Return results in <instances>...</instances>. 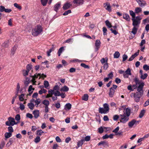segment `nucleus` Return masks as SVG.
<instances>
[{"mask_svg":"<svg viewBox=\"0 0 149 149\" xmlns=\"http://www.w3.org/2000/svg\"><path fill=\"white\" fill-rule=\"evenodd\" d=\"M42 31L41 26L38 25L33 28L32 31V34L34 36H36L40 34Z\"/></svg>","mask_w":149,"mask_h":149,"instance_id":"obj_1","label":"nucleus"},{"mask_svg":"<svg viewBox=\"0 0 149 149\" xmlns=\"http://www.w3.org/2000/svg\"><path fill=\"white\" fill-rule=\"evenodd\" d=\"M104 108L100 107L99 112L100 113L102 114H106L109 111V105L107 103L104 104L103 105Z\"/></svg>","mask_w":149,"mask_h":149,"instance_id":"obj_2","label":"nucleus"},{"mask_svg":"<svg viewBox=\"0 0 149 149\" xmlns=\"http://www.w3.org/2000/svg\"><path fill=\"white\" fill-rule=\"evenodd\" d=\"M141 17L140 16H137L135 18L132 19V25L136 27L139 25L141 23Z\"/></svg>","mask_w":149,"mask_h":149,"instance_id":"obj_3","label":"nucleus"},{"mask_svg":"<svg viewBox=\"0 0 149 149\" xmlns=\"http://www.w3.org/2000/svg\"><path fill=\"white\" fill-rule=\"evenodd\" d=\"M120 121L123 124L126 123L129 120V116L126 115L125 113L122 114H120Z\"/></svg>","mask_w":149,"mask_h":149,"instance_id":"obj_4","label":"nucleus"},{"mask_svg":"<svg viewBox=\"0 0 149 149\" xmlns=\"http://www.w3.org/2000/svg\"><path fill=\"white\" fill-rule=\"evenodd\" d=\"M39 76V79H40L42 77L41 76V74L40 73H38L37 74V73L34 74L33 76L31 75L30 77L32 78V82L33 85H36V81H35L36 79L38 78V77Z\"/></svg>","mask_w":149,"mask_h":149,"instance_id":"obj_5","label":"nucleus"},{"mask_svg":"<svg viewBox=\"0 0 149 149\" xmlns=\"http://www.w3.org/2000/svg\"><path fill=\"white\" fill-rule=\"evenodd\" d=\"M59 87L58 85H56L54 86L52 90L51 89L49 91L48 93H60L58 91L59 89Z\"/></svg>","mask_w":149,"mask_h":149,"instance_id":"obj_6","label":"nucleus"},{"mask_svg":"<svg viewBox=\"0 0 149 149\" xmlns=\"http://www.w3.org/2000/svg\"><path fill=\"white\" fill-rule=\"evenodd\" d=\"M139 123V121L135 119H132L128 123V125L130 128H132L134 125H137Z\"/></svg>","mask_w":149,"mask_h":149,"instance_id":"obj_7","label":"nucleus"},{"mask_svg":"<svg viewBox=\"0 0 149 149\" xmlns=\"http://www.w3.org/2000/svg\"><path fill=\"white\" fill-rule=\"evenodd\" d=\"M101 44V42L99 40H96L95 43V52H97L99 50L100 46Z\"/></svg>","mask_w":149,"mask_h":149,"instance_id":"obj_8","label":"nucleus"},{"mask_svg":"<svg viewBox=\"0 0 149 149\" xmlns=\"http://www.w3.org/2000/svg\"><path fill=\"white\" fill-rule=\"evenodd\" d=\"M139 85L137 88V91L139 93H143V88L144 86V83L143 82H141L139 84Z\"/></svg>","mask_w":149,"mask_h":149,"instance_id":"obj_9","label":"nucleus"},{"mask_svg":"<svg viewBox=\"0 0 149 149\" xmlns=\"http://www.w3.org/2000/svg\"><path fill=\"white\" fill-rule=\"evenodd\" d=\"M136 1L138 3L139 6L142 8L144 7L147 4L146 1L143 0H136Z\"/></svg>","mask_w":149,"mask_h":149,"instance_id":"obj_10","label":"nucleus"},{"mask_svg":"<svg viewBox=\"0 0 149 149\" xmlns=\"http://www.w3.org/2000/svg\"><path fill=\"white\" fill-rule=\"evenodd\" d=\"M103 5L104 7L109 12H111V7L110 3L107 2L104 3Z\"/></svg>","mask_w":149,"mask_h":149,"instance_id":"obj_11","label":"nucleus"},{"mask_svg":"<svg viewBox=\"0 0 149 149\" xmlns=\"http://www.w3.org/2000/svg\"><path fill=\"white\" fill-rule=\"evenodd\" d=\"M142 94H134V97L135 100L137 102L139 101L140 99L142 96Z\"/></svg>","mask_w":149,"mask_h":149,"instance_id":"obj_12","label":"nucleus"},{"mask_svg":"<svg viewBox=\"0 0 149 149\" xmlns=\"http://www.w3.org/2000/svg\"><path fill=\"white\" fill-rule=\"evenodd\" d=\"M72 6V4L70 2H67L64 4L63 8L64 10H67L69 8Z\"/></svg>","mask_w":149,"mask_h":149,"instance_id":"obj_13","label":"nucleus"},{"mask_svg":"<svg viewBox=\"0 0 149 149\" xmlns=\"http://www.w3.org/2000/svg\"><path fill=\"white\" fill-rule=\"evenodd\" d=\"M54 94H48L46 96V98H48L49 97H52V95ZM55 96H61L62 98H64L65 97L64 95L65 94H54Z\"/></svg>","mask_w":149,"mask_h":149,"instance_id":"obj_14","label":"nucleus"},{"mask_svg":"<svg viewBox=\"0 0 149 149\" xmlns=\"http://www.w3.org/2000/svg\"><path fill=\"white\" fill-rule=\"evenodd\" d=\"M8 120L10 123L11 126H13L15 125H16L18 123V122H16L14 118L11 117H9L8 118Z\"/></svg>","mask_w":149,"mask_h":149,"instance_id":"obj_15","label":"nucleus"},{"mask_svg":"<svg viewBox=\"0 0 149 149\" xmlns=\"http://www.w3.org/2000/svg\"><path fill=\"white\" fill-rule=\"evenodd\" d=\"M83 0H74L73 3L74 4H76L77 6H79L83 4Z\"/></svg>","mask_w":149,"mask_h":149,"instance_id":"obj_16","label":"nucleus"},{"mask_svg":"<svg viewBox=\"0 0 149 149\" xmlns=\"http://www.w3.org/2000/svg\"><path fill=\"white\" fill-rule=\"evenodd\" d=\"M123 19H125L127 21H130V18L129 15L127 13H124L123 15Z\"/></svg>","mask_w":149,"mask_h":149,"instance_id":"obj_17","label":"nucleus"},{"mask_svg":"<svg viewBox=\"0 0 149 149\" xmlns=\"http://www.w3.org/2000/svg\"><path fill=\"white\" fill-rule=\"evenodd\" d=\"M33 114L34 116V117L36 118H37L39 116V111L38 110H35L33 112Z\"/></svg>","mask_w":149,"mask_h":149,"instance_id":"obj_18","label":"nucleus"},{"mask_svg":"<svg viewBox=\"0 0 149 149\" xmlns=\"http://www.w3.org/2000/svg\"><path fill=\"white\" fill-rule=\"evenodd\" d=\"M61 3L58 2L56 3L54 7V10L56 12H57L60 7Z\"/></svg>","mask_w":149,"mask_h":149,"instance_id":"obj_19","label":"nucleus"},{"mask_svg":"<svg viewBox=\"0 0 149 149\" xmlns=\"http://www.w3.org/2000/svg\"><path fill=\"white\" fill-rule=\"evenodd\" d=\"M32 102H34L35 103V105L36 107H38V104L40 103L41 100L40 99H38L35 100L34 99H33L32 100Z\"/></svg>","mask_w":149,"mask_h":149,"instance_id":"obj_20","label":"nucleus"},{"mask_svg":"<svg viewBox=\"0 0 149 149\" xmlns=\"http://www.w3.org/2000/svg\"><path fill=\"white\" fill-rule=\"evenodd\" d=\"M69 89L68 87L66 86H64L63 87L61 88L60 90L61 92H67Z\"/></svg>","mask_w":149,"mask_h":149,"instance_id":"obj_21","label":"nucleus"},{"mask_svg":"<svg viewBox=\"0 0 149 149\" xmlns=\"http://www.w3.org/2000/svg\"><path fill=\"white\" fill-rule=\"evenodd\" d=\"M125 112H124V113H125V114L126 115L129 116L131 114V109L130 108H127L125 109Z\"/></svg>","mask_w":149,"mask_h":149,"instance_id":"obj_22","label":"nucleus"},{"mask_svg":"<svg viewBox=\"0 0 149 149\" xmlns=\"http://www.w3.org/2000/svg\"><path fill=\"white\" fill-rule=\"evenodd\" d=\"M105 23L106 25L107 26L108 28H111L112 27L111 23H110L108 20H107L105 21Z\"/></svg>","mask_w":149,"mask_h":149,"instance_id":"obj_23","label":"nucleus"},{"mask_svg":"<svg viewBox=\"0 0 149 149\" xmlns=\"http://www.w3.org/2000/svg\"><path fill=\"white\" fill-rule=\"evenodd\" d=\"M138 30V28L134 26L132 29L131 33H132L133 34L135 35L136 34Z\"/></svg>","mask_w":149,"mask_h":149,"instance_id":"obj_24","label":"nucleus"},{"mask_svg":"<svg viewBox=\"0 0 149 149\" xmlns=\"http://www.w3.org/2000/svg\"><path fill=\"white\" fill-rule=\"evenodd\" d=\"M12 133L9 132H6L4 134L5 139L6 140L7 139L10 137L12 136Z\"/></svg>","mask_w":149,"mask_h":149,"instance_id":"obj_25","label":"nucleus"},{"mask_svg":"<svg viewBox=\"0 0 149 149\" xmlns=\"http://www.w3.org/2000/svg\"><path fill=\"white\" fill-rule=\"evenodd\" d=\"M17 46L15 45L11 49V54L13 56L15 54V52L17 49Z\"/></svg>","mask_w":149,"mask_h":149,"instance_id":"obj_26","label":"nucleus"},{"mask_svg":"<svg viewBox=\"0 0 149 149\" xmlns=\"http://www.w3.org/2000/svg\"><path fill=\"white\" fill-rule=\"evenodd\" d=\"M42 103L45 106H48L49 104V101L47 100H43L42 102Z\"/></svg>","mask_w":149,"mask_h":149,"instance_id":"obj_27","label":"nucleus"},{"mask_svg":"<svg viewBox=\"0 0 149 149\" xmlns=\"http://www.w3.org/2000/svg\"><path fill=\"white\" fill-rule=\"evenodd\" d=\"M88 98V95L87 94H84L82 97V99L83 100L87 101Z\"/></svg>","mask_w":149,"mask_h":149,"instance_id":"obj_28","label":"nucleus"},{"mask_svg":"<svg viewBox=\"0 0 149 149\" xmlns=\"http://www.w3.org/2000/svg\"><path fill=\"white\" fill-rule=\"evenodd\" d=\"M142 11V9L140 7H137L136 8L135 10V13H139Z\"/></svg>","mask_w":149,"mask_h":149,"instance_id":"obj_29","label":"nucleus"},{"mask_svg":"<svg viewBox=\"0 0 149 149\" xmlns=\"http://www.w3.org/2000/svg\"><path fill=\"white\" fill-rule=\"evenodd\" d=\"M9 41L7 40L4 42V43L2 44V45L3 47H7L9 45Z\"/></svg>","mask_w":149,"mask_h":149,"instance_id":"obj_30","label":"nucleus"},{"mask_svg":"<svg viewBox=\"0 0 149 149\" xmlns=\"http://www.w3.org/2000/svg\"><path fill=\"white\" fill-rule=\"evenodd\" d=\"M101 145H103V146H107L108 145V144L107 142L106 141H100L98 144V146Z\"/></svg>","mask_w":149,"mask_h":149,"instance_id":"obj_31","label":"nucleus"},{"mask_svg":"<svg viewBox=\"0 0 149 149\" xmlns=\"http://www.w3.org/2000/svg\"><path fill=\"white\" fill-rule=\"evenodd\" d=\"M64 50V47H61L58 50V56H60L61 54Z\"/></svg>","mask_w":149,"mask_h":149,"instance_id":"obj_32","label":"nucleus"},{"mask_svg":"<svg viewBox=\"0 0 149 149\" xmlns=\"http://www.w3.org/2000/svg\"><path fill=\"white\" fill-rule=\"evenodd\" d=\"M84 142V139H81L80 141H79L77 143L78 147L81 146L82 145Z\"/></svg>","mask_w":149,"mask_h":149,"instance_id":"obj_33","label":"nucleus"},{"mask_svg":"<svg viewBox=\"0 0 149 149\" xmlns=\"http://www.w3.org/2000/svg\"><path fill=\"white\" fill-rule=\"evenodd\" d=\"M28 106L29 108L31 110H32L35 107L34 104L32 103H29L28 104Z\"/></svg>","mask_w":149,"mask_h":149,"instance_id":"obj_34","label":"nucleus"},{"mask_svg":"<svg viewBox=\"0 0 149 149\" xmlns=\"http://www.w3.org/2000/svg\"><path fill=\"white\" fill-rule=\"evenodd\" d=\"M120 56V54L118 52H116L114 54L113 56L114 58H118Z\"/></svg>","mask_w":149,"mask_h":149,"instance_id":"obj_35","label":"nucleus"},{"mask_svg":"<svg viewBox=\"0 0 149 149\" xmlns=\"http://www.w3.org/2000/svg\"><path fill=\"white\" fill-rule=\"evenodd\" d=\"M145 113V111L144 110H143L141 111L139 115V117L140 118H142L144 116Z\"/></svg>","mask_w":149,"mask_h":149,"instance_id":"obj_36","label":"nucleus"},{"mask_svg":"<svg viewBox=\"0 0 149 149\" xmlns=\"http://www.w3.org/2000/svg\"><path fill=\"white\" fill-rule=\"evenodd\" d=\"M130 14L132 16V18H135V13H134L132 10H130L129 11Z\"/></svg>","mask_w":149,"mask_h":149,"instance_id":"obj_37","label":"nucleus"},{"mask_svg":"<svg viewBox=\"0 0 149 149\" xmlns=\"http://www.w3.org/2000/svg\"><path fill=\"white\" fill-rule=\"evenodd\" d=\"M48 0H40L42 4L44 6L46 5Z\"/></svg>","mask_w":149,"mask_h":149,"instance_id":"obj_38","label":"nucleus"},{"mask_svg":"<svg viewBox=\"0 0 149 149\" xmlns=\"http://www.w3.org/2000/svg\"><path fill=\"white\" fill-rule=\"evenodd\" d=\"M14 6L17 8L19 10H21L22 8V7L19 6L17 3H15L14 4Z\"/></svg>","mask_w":149,"mask_h":149,"instance_id":"obj_39","label":"nucleus"},{"mask_svg":"<svg viewBox=\"0 0 149 149\" xmlns=\"http://www.w3.org/2000/svg\"><path fill=\"white\" fill-rule=\"evenodd\" d=\"M71 107V105L70 104L68 103L65 106V109H67L68 110L70 109Z\"/></svg>","mask_w":149,"mask_h":149,"instance_id":"obj_40","label":"nucleus"},{"mask_svg":"<svg viewBox=\"0 0 149 149\" xmlns=\"http://www.w3.org/2000/svg\"><path fill=\"white\" fill-rule=\"evenodd\" d=\"M24 94H21L19 96V99L20 101H22L24 100Z\"/></svg>","mask_w":149,"mask_h":149,"instance_id":"obj_41","label":"nucleus"},{"mask_svg":"<svg viewBox=\"0 0 149 149\" xmlns=\"http://www.w3.org/2000/svg\"><path fill=\"white\" fill-rule=\"evenodd\" d=\"M32 66L30 64H28L26 66V70L29 72L32 69Z\"/></svg>","mask_w":149,"mask_h":149,"instance_id":"obj_42","label":"nucleus"},{"mask_svg":"<svg viewBox=\"0 0 149 149\" xmlns=\"http://www.w3.org/2000/svg\"><path fill=\"white\" fill-rule=\"evenodd\" d=\"M120 115H115L113 116V118L114 120L116 121L118 119H119L120 120Z\"/></svg>","mask_w":149,"mask_h":149,"instance_id":"obj_43","label":"nucleus"},{"mask_svg":"<svg viewBox=\"0 0 149 149\" xmlns=\"http://www.w3.org/2000/svg\"><path fill=\"white\" fill-rule=\"evenodd\" d=\"M148 75L147 73H145L143 75H141L140 78L141 79H146Z\"/></svg>","mask_w":149,"mask_h":149,"instance_id":"obj_44","label":"nucleus"},{"mask_svg":"<svg viewBox=\"0 0 149 149\" xmlns=\"http://www.w3.org/2000/svg\"><path fill=\"white\" fill-rule=\"evenodd\" d=\"M29 72L27 70H23V74L24 76L26 77L28 75Z\"/></svg>","mask_w":149,"mask_h":149,"instance_id":"obj_45","label":"nucleus"},{"mask_svg":"<svg viewBox=\"0 0 149 149\" xmlns=\"http://www.w3.org/2000/svg\"><path fill=\"white\" fill-rule=\"evenodd\" d=\"M5 142L4 141H2L0 144V149H2L4 147L5 145Z\"/></svg>","mask_w":149,"mask_h":149,"instance_id":"obj_46","label":"nucleus"},{"mask_svg":"<svg viewBox=\"0 0 149 149\" xmlns=\"http://www.w3.org/2000/svg\"><path fill=\"white\" fill-rule=\"evenodd\" d=\"M125 73L128 74L129 75H131V70L130 68H128L127 70L124 72Z\"/></svg>","mask_w":149,"mask_h":149,"instance_id":"obj_47","label":"nucleus"},{"mask_svg":"<svg viewBox=\"0 0 149 149\" xmlns=\"http://www.w3.org/2000/svg\"><path fill=\"white\" fill-rule=\"evenodd\" d=\"M102 31L103 32V35H107V29H106V28L105 27H104L102 28Z\"/></svg>","mask_w":149,"mask_h":149,"instance_id":"obj_48","label":"nucleus"},{"mask_svg":"<svg viewBox=\"0 0 149 149\" xmlns=\"http://www.w3.org/2000/svg\"><path fill=\"white\" fill-rule=\"evenodd\" d=\"M134 81L135 82L136 85H137L138 84H139L141 83L139 82V79L138 78L136 77L134 79Z\"/></svg>","mask_w":149,"mask_h":149,"instance_id":"obj_49","label":"nucleus"},{"mask_svg":"<svg viewBox=\"0 0 149 149\" xmlns=\"http://www.w3.org/2000/svg\"><path fill=\"white\" fill-rule=\"evenodd\" d=\"M71 13V11L70 10H68L67 11L65 12L63 14V15L65 16L67 15L68 14L70 13Z\"/></svg>","mask_w":149,"mask_h":149,"instance_id":"obj_50","label":"nucleus"},{"mask_svg":"<svg viewBox=\"0 0 149 149\" xmlns=\"http://www.w3.org/2000/svg\"><path fill=\"white\" fill-rule=\"evenodd\" d=\"M107 59L106 60L104 58H102L100 60V61L101 63L103 64L105 63H107Z\"/></svg>","mask_w":149,"mask_h":149,"instance_id":"obj_51","label":"nucleus"},{"mask_svg":"<svg viewBox=\"0 0 149 149\" xmlns=\"http://www.w3.org/2000/svg\"><path fill=\"white\" fill-rule=\"evenodd\" d=\"M37 134L40 136H41L42 133H44V132L41 130H37Z\"/></svg>","mask_w":149,"mask_h":149,"instance_id":"obj_52","label":"nucleus"},{"mask_svg":"<svg viewBox=\"0 0 149 149\" xmlns=\"http://www.w3.org/2000/svg\"><path fill=\"white\" fill-rule=\"evenodd\" d=\"M15 120L19 122L20 119V116L19 114H17L15 116Z\"/></svg>","mask_w":149,"mask_h":149,"instance_id":"obj_53","label":"nucleus"},{"mask_svg":"<svg viewBox=\"0 0 149 149\" xmlns=\"http://www.w3.org/2000/svg\"><path fill=\"white\" fill-rule=\"evenodd\" d=\"M81 66L84 68H89V66L88 65H86L85 63H82L81 64Z\"/></svg>","mask_w":149,"mask_h":149,"instance_id":"obj_54","label":"nucleus"},{"mask_svg":"<svg viewBox=\"0 0 149 149\" xmlns=\"http://www.w3.org/2000/svg\"><path fill=\"white\" fill-rule=\"evenodd\" d=\"M15 140V138H11L9 139V142H10V144H12Z\"/></svg>","mask_w":149,"mask_h":149,"instance_id":"obj_55","label":"nucleus"},{"mask_svg":"<svg viewBox=\"0 0 149 149\" xmlns=\"http://www.w3.org/2000/svg\"><path fill=\"white\" fill-rule=\"evenodd\" d=\"M40 140V137L39 136H37L35 139L34 141L35 143H38Z\"/></svg>","mask_w":149,"mask_h":149,"instance_id":"obj_56","label":"nucleus"},{"mask_svg":"<svg viewBox=\"0 0 149 149\" xmlns=\"http://www.w3.org/2000/svg\"><path fill=\"white\" fill-rule=\"evenodd\" d=\"M44 85L45 88H47L49 86V83L47 81H45L44 83Z\"/></svg>","mask_w":149,"mask_h":149,"instance_id":"obj_57","label":"nucleus"},{"mask_svg":"<svg viewBox=\"0 0 149 149\" xmlns=\"http://www.w3.org/2000/svg\"><path fill=\"white\" fill-rule=\"evenodd\" d=\"M91 139V136H87L85 137L84 138V141H88L90 140Z\"/></svg>","mask_w":149,"mask_h":149,"instance_id":"obj_58","label":"nucleus"},{"mask_svg":"<svg viewBox=\"0 0 149 149\" xmlns=\"http://www.w3.org/2000/svg\"><path fill=\"white\" fill-rule=\"evenodd\" d=\"M8 130L9 133H11L13 132V128L12 126H9L8 127Z\"/></svg>","mask_w":149,"mask_h":149,"instance_id":"obj_59","label":"nucleus"},{"mask_svg":"<svg viewBox=\"0 0 149 149\" xmlns=\"http://www.w3.org/2000/svg\"><path fill=\"white\" fill-rule=\"evenodd\" d=\"M110 30L111 31V33H113L115 35H116L117 34L118 31L116 30V29L113 30V29L111 28L110 29Z\"/></svg>","mask_w":149,"mask_h":149,"instance_id":"obj_60","label":"nucleus"},{"mask_svg":"<svg viewBox=\"0 0 149 149\" xmlns=\"http://www.w3.org/2000/svg\"><path fill=\"white\" fill-rule=\"evenodd\" d=\"M26 89L25 88H21L20 91H19V92L20 93H24L26 92Z\"/></svg>","mask_w":149,"mask_h":149,"instance_id":"obj_61","label":"nucleus"},{"mask_svg":"<svg viewBox=\"0 0 149 149\" xmlns=\"http://www.w3.org/2000/svg\"><path fill=\"white\" fill-rule=\"evenodd\" d=\"M127 56L126 54H124L123 56V61H125L127 58Z\"/></svg>","mask_w":149,"mask_h":149,"instance_id":"obj_62","label":"nucleus"},{"mask_svg":"<svg viewBox=\"0 0 149 149\" xmlns=\"http://www.w3.org/2000/svg\"><path fill=\"white\" fill-rule=\"evenodd\" d=\"M47 92L46 90L43 89L40 90L38 93H46Z\"/></svg>","mask_w":149,"mask_h":149,"instance_id":"obj_63","label":"nucleus"},{"mask_svg":"<svg viewBox=\"0 0 149 149\" xmlns=\"http://www.w3.org/2000/svg\"><path fill=\"white\" fill-rule=\"evenodd\" d=\"M109 65H108V63H105L104 64V66H103V68H104L106 70L108 68Z\"/></svg>","mask_w":149,"mask_h":149,"instance_id":"obj_64","label":"nucleus"}]
</instances>
